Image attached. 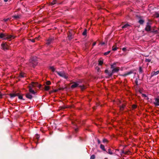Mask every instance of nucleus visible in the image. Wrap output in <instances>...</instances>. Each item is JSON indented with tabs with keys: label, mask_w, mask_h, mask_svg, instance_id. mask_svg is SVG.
Segmentation results:
<instances>
[{
	"label": "nucleus",
	"mask_w": 159,
	"mask_h": 159,
	"mask_svg": "<svg viewBox=\"0 0 159 159\" xmlns=\"http://www.w3.org/2000/svg\"><path fill=\"white\" fill-rule=\"evenodd\" d=\"M95 158V156L93 155L90 157V159H94Z\"/></svg>",
	"instance_id": "c756f323"
},
{
	"label": "nucleus",
	"mask_w": 159,
	"mask_h": 159,
	"mask_svg": "<svg viewBox=\"0 0 159 159\" xmlns=\"http://www.w3.org/2000/svg\"><path fill=\"white\" fill-rule=\"evenodd\" d=\"M130 25L128 24H125V25L123 26L122 27V28H127L129 27L130 26Z\"/></svg>",
	"instance_id": "f3484780"
},
{
	"label": "nucleus",
	"mask_w": 159,
	"mask_h": 159,
	"mask_svg": "<svg viewBox=\"0 0 159 159\" xmlns=\"http://www.w3.org/2000/svg\"><path fill=\"white\" fill-rule=\"evenodd\" d=\"M125 107V105L124 104H122V105L120 107V109L121 111H122L124 110V107Z\"/></svg>",
	"instance_id": "aec40b11"
},
{
	"label": "nucleus",
	"mask_w": 159,
	"mask_h": 159,
	"mask_svg": "<svg viewBox=\"0 0 159 159\" xmlns=\"http://www.w3.org/2000/svg\"><path fill=\"white\" fill-rule=\"evenodd\" d=\"M154 104L155 106H159V98H155V102H154Z\"/></svg>",
	"instance_id": "423d86ee"
},
{
	"label": "nucleus",
	"mask_w": 159,
	"mask_h": 159,
	"mask_svg": "<svg viewBox=\"0 0 159 159\" xmlns=\"http://www.w3.org/2000/svg\"><path fill=\"white\" fill-rule=\"evenodd\" d=\"M154 16L157 18L159 17V14L157 12H156L154 15Z\"/></svg>",
	"instance_id": "b1692460"
},
{
	"label": "nucleus",
	"mask_w": 159,
	"mask_h": 159,
	"mask_svg": "<svg viewBox=\"0 0 159 159\" xmlns=\"http://www.w3.org/2000/svg\"><path fill=\"white\" fill-rule=\"evenodd\" d=\"M57 74L60 76L63 77L67 79L68 77V75L64 72L57 71Z\"/></svg>",
	"instance_id": "f257e3e1"
},
{
	"label": "nucleus",
	"mask_w": 159,
	"mask_h": 159,
	"mask_svg": "<svg viewBox=\"0 0 159 159\" xmlns=\"http://www.w3.org/2000/svg\"><path fill=\"white\" fill-rule=\"evenodd\" d=\"M38 39V38H36L35 39Z\"/></svg>",
	"instance_id": "864d4df0"
},
{
	"label": "nucleus",
	"mask_w": 159,
	"mask_h": 159,
	"mask_svg": "<svg viewBox=\"0 0 159 159\" xmlns=\"http://www.w3.org/2000/svg\"><path fill=\"white\" fill-rule=\"evenodd\" d=\"M98 64L100 65H102L103 63V61L101 60H99L98 61Z\"/></svg>",
	"instance_id": "bb28decb"
},
{
	"label": "nucleus",
	"mask_w": 159,
	"mask_h": 159,
	"mask_svg": "<svg viewBox=\"0 0 159 159\" xmlns=\"http://www.w3.org/2000/svg\"><path fill=\"white\" fill-rule=\"evenodd\" d=\"M139 70L140 72L142 73L143 72L142 69L141 67H139Z\"/></svg>",
	"instance_id": "473e14b6"
},
{
	"label": "nucleus",
	"mask_w": 159,
	"mask_h": 159,
	"mask_svg": "<svg viewBox=\"0 0 159 159\" xmlns=\"http://www.w3.org/2000/svg\"><path fill=\"white\" fill-rule=\"evenodd\" d=\"M132 108L133 109H135L137 107V106L135 105H133L132 106Z\"/></svg>",
	"instance_id": "f704fd0d"
},
{
	"label": "nucleus",
	"mask_w": 159,
	"mask_h": 159,
	"mask_svg": "<svg viewBox=\"0 0 159 159\" xmlns=\"http://www.w3.org/2000/svg\"><path fill=\"white\" fill-rule=\"evenodd\" d=\"M50 68L53 72H54L55 71V69L53 67L51 66L50 67Z\"/></svg>",
	"instance_id": "72a5a7b5"
},
{
	"label": "nucleus",
	"mask_w": 159,
	"mask_h": 159,
	"mask_svg": "<svg viewBox=\"0 0 159 159\" xmlns=\"http://www.w3.org/2000/svg\"><path fill=\"white\" fill-rule=\"evenodd\" d=\"M46 84L47 85H49L51 84V82L49 81H46Z\"/></svg>",
	"instance_id": "c85d7f7f"
},
{
	"label": "nucleus",
	"mask_w": 159,
	"mask_h": 159,
	"mask_svg": "<svg viewBox=\"0 0 159 159\" xmlns=\"http://www.w3.org/2000/svg\"><path fill=\"white\" fill-rule=\"evenodd\" d=\"M122 50L123 51H125L126 50V48H122Z\"/></svg>",
	"instance_id": "79ce46f5"
},
{
	"label": "nucleus",
	"mask_w": 159,
	"mask_h": 159,
	"mask_svg": "<svg viewBox=\"0 0 159 159\" xmlns=\"http://www.w3.org/2000/svg\"><path fill=\"white\" fill-rule=\"evenodd\" d=\"M108 153L110 154H113L112 151H111V150L110 149H108Z\"/></svg>",
	"instance_id": "cd10ccee"
},
{
	"label": "nucleus",
	"mask_w": 159,
	"mask_h": 159,
	"mask_svg": "<svg viewBox=\"0 0 159 159\" xmlns=\"http://www.w3.org/2000/svg\"><path fill=\"white\" fill-rule=\"evenodd\" d=\"M75 123H75L74 124V123L73 122H72V124H73L74 125H75Z\"/></svg>",
	"instance_id": "3c124183"
},
{
	"label": "nucleus",
	"mask_w": 159,
	"mask_h": 159,
	"mask_svg": "<svg viewBox=\"0 0 159 159\" xmlns=\"http://www.w3.org/2000/svg\"><path fill=\"white\" fill-rule=\"evenodd\" d=\"M100 148L104 151H105L106 150L105 148V147L104 145L101 144L100 146Z\"/></svg>",
	"instance_id": "a211bd4d"
},
{
	"label": "nucleus",
	"mask_w": 159,
	"mask_h": 159,
	"mask_svg": "<svg viewBox=\"0 0 159 159\" xmlns=\"http://www.w3.org/2000/svg\"><path fill=\"white\" fill-rule=\"evenodd\" d=\"M9 0H4V1L5 2H7Z\"/></svg>",
	"instance_id": "de8ad7c7"
},
{
	"label": "nucleus",
	"mask_w": 159,
	"mask_h": 159,
	"mask_svg": "<svg viewBox=\"0 0 159 159\" xmlns=\"http://www.w3.org/2000/svg\"><path fill=\"white\" fill-rule=\"evenodd\" d=\"M145 61L146 62H149L151 61V60L150 59H145Z\"/></svg>",
	"instance_id": "2f4dec72"
},
{
	"label": "nucleus",
	"mask_w": 159,
	"mask_h": 159,
	"mask_svg": "<svg viewBox=\"0 0 159 159\" xmlns=\"http://www.w3.org/2000/svg\"><path fill=\"white\" fill-rule=\"evenodd\" d=\"M119 70V67H116L115 68H114L112 70L111 73L110 74V75L112 76L113 73L116 72H117Z\"/></svg>",
	"instance_id": "39448f33"
},
{
	"label": "nucleus",
	"mask_w": 159,
	"mask_h": 159,
	"mask_svg": "<svg viewBox=\"0 0 159 159\" xmlns=\"http://www.w3.org/2000/svg\"><path fill=\"white\" fill-rule=\"evenodd\" d=\"M80 87H81V89L82 90H84L86 88L84 86H80Z\"/></svg>",
	"instance_id": "4c0bfd02"
},
{
	"label": "nucleus",
	"mask_w": 159,
	"mask_h": 159,
	"mask_svg": "<svg viewBox=\"0 0 159 159\" xmlns=\"http://www.w3.org/2000/svg\"><path fill=\"white\" fill-rule=\"evenodd\" d=\"M87 30L86 29H85L84 30L82 34L83 35H86L87 34Z\"/></svg>",
	"instance_id": "393cba45"
},
{
	"label": "nucleus",
	"mask_w": 159,
	"mask_h": 159,
	"mask_svg": "<svg viewBox=\"0 0 159 159\" xmlns=\"http://www.w3.org/2000/svg\"><path fill=\"white\" fill-rule=\"evenodd\" d=\"M116 150H117V151H118L119 150V149H116Z\"/></svg>",
	"instance_id": "603ef678"
},
{
	"label": "nucleus",
	"mask_w": 159,
	"mask_h": 159,
	"mask_svg": "<svg viewBox=\"0 0 159 159\" xmlns=\"http://www.w3.org/2000/svg\"><path fill=\"white\" fill-rule=\"evenodd\" d=\"M78 84L77 83H75L71 86V88H75L78 87Z\"/></svg>",
	"instance_id": "ddd939ff"
},
{
	"label": "nucleus",
	"mask_w": 159,
	"mask_h": 159,
	"mask_svg": "<svg viewBox=\"0 0 159 159\" xmlns=\"http://www.w3.org/2000/svg\"><path fill=\"white\" fill-rule=\"evenodd\" d=\"M105 72L107 74H108V75L109 76H111L110 75V74L111 73V72H109L108 71V70H106L105 71Z\"/></svg>",
	"instance_id": "412c9836"
},
{
	"label": "nucleus",
	"mask_w": 159,
	"mask_h": 159,
	"mask_svg": "<svg viewBox=\"0 0 159 159\" xmlns=\"http://www.w3.org/2000/svg\"><path fill=\"white\" fill-rule=\"evenodd\" d=\"M2 95L1 93V92H0V98H2Z\"/></svg>",
	"instance_id": "a19ab883"
},
{
	"label": "nucleus",
	"mask_w": 159,
	"mask_h": 159,
	"mask_svg": "<svg viewBox=\"0 0 159 159\" xmlns=\"http://www.w3.org/2000/svg\"><path fill=\"white\" fill-rule=\"evenodd\" d=\"M31 41H32V42H34V41H34V39H32Z\"/></svg>",
	"instance_id": "09e8293b"
},
{
	"label": "nucleus",
	"mask_w": 159,
	"mask_h": 159,
	"mask_svg": "<svg viewBox=\"0 0 159 159\" xmlns=\"http://www.w3.org/2000/svg\"><path fill=\"white\" fill-rule=\"evenodd\" d=\"M6 34L0 33V38L3 39H6Z\"/></svg>",
	"instance_id": "6e6552de"
},
{
	"label": "nucleus",
	"mask_w": 159,
	"mask_h": 159,
	"mask_svg": "<svg viewBox=\"0 0 159 159\" xmlns=\"http://www.w3.org/2000/svg\"><path fill=\"white\" fill-rule=\"evenodd\" d=\"M98 143L99 144L100 143V140L99 139H98Z\"/></svg>",
	"instance_id": "a18cd8bd"
},
{
	"label": "nucleus",
	"mask_w": 159,
	"mask_h": 159,
	"mask_svg": "<svg viewBox=\"0 0 159 159\" xmlns=\"http://www.w3.org/2000/svg\"><path fill=\"white\" fill-rule=\"evenodd\" d=\"M144 22V21L143 20H140L139 21V22L140 24H143V23Z\"/></svg>",
	"instance_id": "a878e982"
},
{
	"label": "nucleus",
	"mask_w": 159,
	"mask_h": 159,
	"mask_svg": "<svg viewBox=\"0 0 159 159\" xmlns=\"http://www.w3.org/2000/svg\"><path fill=\"white\" fill-rule=\"evenodd\" d=\"M54 39L53 38H49L47 40L46 44L48 45H49L52 43L54 41Z\"/></svg>",
	"instance_id": "7ed1b4c3"
},
{
	"label": "nucleus",
	"mask_w": 159,
	"mask_h": 159,
	"mask_svg": "<svg viewBox=\"0 0 159 159\" xmlns=\"http://www.w3.org/2000/svg\"><path fill=\"white\" fill-rule=\"evenodd\" d=\"M28 87L29 89V90L30 93L34 94H35V92L32 89V88L31 86H29Z\"/></svg>",
	"instance_id": "0eeeda50"
},
{
	"label": "nucleus",
	"mask_w": 159,
	"mask_h": 159,
	"mask_svg": "<svg viewBox=\"0 0 159 159\" xmlns=\"http://www.w3.org/2000/svg\"><path fill=\"white\" fill-rule=\"evenodd\" d=\"M6 39L10 40L11 39H14L15 38V37L12 35H8V34H6Z\"/></svg>",
	"instance_id": "20e7f679"
},
{
	"label": "nucleus",
	"mask_w": 159,
	"mask_h": 159,
	"mask_svg": "<svg viewBox=\"0 0 159 159\" xmlns=\"http://www.w3.org/2000/svg\"><path fill=\"white\" fill-rule=\"evenodd\" d=\"M19 94V93H11L9 94L11 98H14L16 96H18V94Z\"/></svg>",
	"instance_id": "f8f14e48"
},
{
	"label": "nucleus",
	"mask_w": 159,
	"mask_h": 159,
	"mask_svg": "<svg viewBox=\"0 0 159 159\" xmlns=\"http://www.w3.org/2000/svg\"><path fill=\"white\" fill-rule=\"evenodd\" d=\"M19 94H18V98L19 99H23H23V97L21 95H19Z\"/></svg>",
	"instance_id": "7c9ffc66"
},
{
	"label": "nucleus",
	"mask_w": 159,
	"mask_h": 159,
	"mask_svg": "<svg viewBox=\"0 0 159 159\" xmlns=\"http://www.w3.org/2000/svg\"><path fill=\"white\" fill-rule=\"evenodd\" d=\"M142 96H143V97L144 98L147 97V96L146 95L144 94H142Z\"/></svg>",
	"instance_id": "37998d69"
},
{
	"label": "nucleus",
	"mask_w": 159,
	"mask_h": 159,
	"mask_svg": "<svg viewBox=\"0 0 159 159\" xmlns=\"http://www.w3.org/2000/svg\"><path fill=\"white\" fill-rule=\"evenodd\" d=\"M26 97L29 99H31L32 98V96L30 93H28L26 94Z\"/></svg>",
	"instance_id": "9b49d317"
},
{
	"label": "nucleus",
	"mask_w": 159,
	"mask_h": 159,
	"mask_svg": "<svg viewBox=\"0 0 159 159\" xmlns=\"http://www.w3.org/2000/svg\"><path fill=\"white\" fill-rule=\"evenodd\" d=\"M55 3H56V1H53V2H51V4H52V5H54V4H55Z\"/></svg>",
	"instance_id": "ea45409f"
},
{
	"label": "nucleus",
	"mask_w": 159,
	"mask_h": 159,
	"mask_svg": "<svg viewBox=\"0 0 159 159\" xmlns=\"http://www.w3.org/2000/svg\"><path fill=\"white\" fill-rule=\"evenodd\" d=\"M30 61L33 65H35L37 64V62L36 61H33L32 59L30 60Z\"/></svg>",
	"instance_id": "2eb2a0df"
},
{
	"label": "nucleus",
	"mask_w": 159,
	"mask_h": 159,
	"mask_svg": "<svg viewBox=\"0 0 159 159\" xmlns=\"http://www.w3.org/2000/svg\"><path fill=\"white\" fill-rule=\"evenodd\" d=\"M110 52V51H107V52L104 53V54L105 55H106L109 54Z\"/></svg>",
	"instance_id": "e433bc0d"
},
{
	"label": "nucleus",
	"mask_w": 159,
	"mask_h": 159,
	"mask_svg": "<svg viewBox=\"0 0 159 159\" xmlns=\"http://www.w3.org/2000/svg\"><path fill=\"white\" fill-rule=\"evenodd\" d=\"M1 47L4 50H7L9 49V46L4 43H2Z\"/></svg>",
	"instance_id": "f03ea898"
},
{
	"label": "nucleus",
	"mask_w": 159,
	"mask_h": 159,
	"mask_svg": "<svg viewBox=\"0 0 159 159\" xmlns=\"http://www.w3.org/2000/svg\"><path fill=\"white\" fill-rule=\"evenodd\" d=\"M78 130V128H75V130L76 132Z\"/></svg>",
	"instance_id": "49530a36"
},
{
	"label": "nucleus",
	"mask_w": 159,
	"mask_h": 159,
	"mask_svg": "<svg viewBox=\"0 0 159 159\" xmlns=\"http://www.w3.org/2000/svg\"><path fill=\"white\" fill-rule=\"evenodd\" d=\"M103 143H108V141L106 139H104L103 140Z\"/></svg>",
	"instance_id": "c9c22d12"
},
{
	"label": "nucleus",
	"mask_w": 159,
	"mask_h": 159,
	"mask_svg": "<svg viewBox=\"0 0 159 159\" xmlns=\"http://www.w3.org/2000/svg\"><path fill=\"white\" fill-rule=\"evenodd\" d=\"M118 48L116 46H113L112 47V50L114 51H115L117 50Z\"/></svg>",
	"instance_id": "6ab92c4d"
},
{
	"label": "nucleus",
	"mask_w": 159,
	"mask_h": 159,
	"mask_svg": "<svg viewBox=\"0 0 159 159\" xmlns=\"http://www.w3.org/2000/svg\"><path fill=\"white\" fill-rule=\"evenodd\" d=\"M117 62H114L112 65H111V68L113 69L115 68L116 66Z\"/></svg>",
	"instance_id": "dca6fc26"
},
{
	"label": "nucleus",
	"mask_w": 159,
	"mask_h": 159,
	"mask_svg": "<svg viewBox=\"0 0 159 159\" xmlns=\"http://www.w3.org/2000/svg\"><path fill=\"white\" fill-rule=\"evenodd\" d=\"M38 84L37 83L32 82L31 83V84L30 86H31L32 88V87H34L36 86H38Z\"/></svg>",
	"instance_id": "9d476101"
},
{
	"label": "nucleus",
	"mask_w": 159,
	"mask_h": 159,
	"mask_svg": "<svg viewBox=\"0 0 159 159\" xmlns=\"http://www.w3.org/2000/svg\"><path fill=\"white\" fill-rule=\"evenodd\" d=\"M4 20L5 21H6L7 20V19H4Z\"/></svg>",
	"instance_id": "8fccbe9b"
},
{
	"label": "nucleus",
	"mask_w": 159,
	"mask_h": 159,
	"mask_svg": "<svg viewBox=\"0 0 159 159\" xmlns=\"http://www.w3.org/2000/svg\"><path fill=\"white\" fill-rule=\"evenodd\" d=\"M132 72L131 71L130 72H127V73H126V74H125L124 75L125 76H126L127 75H128L130 74H131Z\"/></svg>",
	"instance_id": "58836bf2"
},
{
	"label": "nucleus",
	"mask_w": 159,
	"mask_h": 159,
	"mask_svg": "<svg viewBox=\"0 0 159 159\" xmlns=\"http://www.w3.org/2000/svg\"><path fill=\"white\" fill-rule=\"evenodd\" d=\"M25 76V73H20V77H22V78L24 77Z\"/></svg>",
	"instance_id": "4be33fe9"
},
{
	"label": "nucleus",
	"mask_w": 159,
	"mask_h": 159,
	"mask_svg": "<svg viewBox=\"0 0 159 159\" xmlns=\"http://www.w3.org/2000/svg\"><path fill=\"white\" fill-rule=\"evenodd\" d=\"M159 73V70H158L156 72L153 71L151 73V76H153L154 75H157Z\"/></svg>",
	"instance_id": "1a4fd4ad"
},
{
	"label": "nucleus",
	"mask_w": 159,
	"mask_h": 159,
	"mask_svg": "<svg viewBox=\"0 0 159 159\" xmlns=\"http://www.w3.org/2000/svg\"><path fill=\"white\" fill-rule=\"evenodd\" d=\"M151 30V26L149 25H147L146 28L145 30L147 31H149Z\"/></svg>",
	"instance_id": "4468645a"
},
{
	"label": "nucleus",
	"mask_w": 159,
	"mask_h": 159,
	"mask_svg": "<svg viewBox=\"0 0 159 159\" xmlns=\"http://www.w3.org/2000/svg\"><path fill=\"white\" fill-rule=\"evenodd\" d=\"M96 43L95 42H94L93 44V46H94L96 45Z\"/></svg>",
	"instance_id": "c03bdc74"
},
{
	"label": "nucleus",
	"mask_w": 159,
	"mask_h": 159,
	"mask_svg": "<svg viewBox=\"0 0 159 159\" xmlns=\"http://www.w3.org/2000/svg\"><path fill=\"white\" fill-rule=\"evenodd\" d=\"M50 89V87L49 86H45L44 88V89L46 91H48Z\"/></svg>",
	"instance_id": "5701e85b"
}]
</instances>
